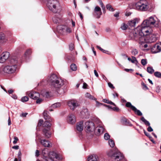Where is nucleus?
<instances>
[{
    "label": "nucleus",
    "mask_w": 161,
    "mask_h": 161,
    "mask_svg": "<svg viewBox=\"0 0 161 161\" xmlns=\"http://www.w3.org/2000/svg\"><path fill=\"white\" fill-rule=\"evenodd\" d=\"M159 22V20L153 16L144 20L141 26L134 29L131 36V39L139 43L155 42L157 40V37L155 34L152 33L153 31L150 27H158Z\"/></svg>",
    "instance_id": "1"
},
{
    "label": "nucleus",
    "mask_w": 161,
    "mask_h": 161,
    "mask_svg": "<svg viewBox=\"0 0 161 161\" xmlns=\"http://www.w3.org/2000/svg\"><path fill=\"white\" fill-rule=\"evenodd\" d=\"M48 81L56 90H58L64 84V80L54 74H52L49 76Z\"/></svg>",
    "instance_id": "2"
},
{
    "label": "nucleus",
    "mask_w": 161,
    "mask_h": 161,
    "mask_svg": "<svg viewBox=\"0 0 161 161\" xmlns=\"http://www.w3.org/2000/svg\"><path fill=\"white\" fill-rule=\"evenodd\" d=\"M47 5L49 9L54 13H57L61 10V7L57 0H48Z\"/></svg>",
    "instance_id": "3"
},
{
    "label": "nucleus",
    "mask_w": 161,
    "mask_h": 161,
    "mask_svg": "<svg viewBox=\"0 0 161 161\" xmlns=\"http://www.w3.org/2000/svg\"><path fill=\"white\" fill-rule=\"evenodd\" d=\"M10 62L11 63H13V64L12 65H8L5 66L3 69L4 72L8 74H11L14 73L16 70L17 68L16 64L18 62L17 60L14 58H12Z\"/></svg>",
    "instance_id": "4"
},
{
    "label": "nucleus",
    "mask_w": 161,
    "mask_h": 161,
    "mask_svg": "<svg viewBox=\"0 0 161 161\" xmlns=\"http://www.w3.org/2000/svg\"><path fill=\"white\" fill-rule=\"evenodd\" d=\"M148 3L145 0H141L136 4V8L141 11L147 10L148 8Z\"/></svg>",
    "instance_id": "5"
},
{
    "label": "nucleus",
    "mask_w": 161,
    "mask_h": 161,
    "mask_svg": "<svg viewBox=\"0 0 161 161\" xmlns=\"http://www.w3.org/2000/svg\"><path fill=\"white\" fill-rule=\"evenodd\" d=\"M85 128L87 132H93L95 129L94 123L92 121H87L85 123Z\"/></svg>",
    "instance_id": "6"
},
{
    "label": "nucleus",
    "mask_w": 161,
    "mask_h": 161,
    "mask_svg": "<svg viewBox=\"0 0 161 161\" xmlns=\"http://www.w3.org/2000/svg\"><path fill=\"white\" fill-rule=\"evenodd\" d=\"M111 158L114 161H120L124 157L122 154L117 150L112 155Z\"/></svg>",
    "instance_id": "7"
},
{
    "label": "nucleus",
    "mask_w": 161,
    "mask_h": 161,
    "mask_svg": "<svg viewBox=\"0 0 161 161\" xmlns=\"http://www.w3.org/2000/svg\"><path fill=\"white\" fill-rule=\"evenodd\" d=\"M68 104L70 109L74 110L80 105L79 103L75 100H72L68 101Z\"/></svg>",
    "instance_id": "8"
},
{
    "label": "nucleus",
    "mask_w": 161,
    "mask_h": 161,
    "mask_svg": "<svg viewBox=\"0 0 161 161\" xmlns=\"http://www.w3.org/2000/svg\"><path fill=\"white\" fill-rule=\"evenodd\" d=\"M26 95L34 99H36L40 97V94L38 93L33 91L27 92Z\"/></svg>",
    "instance_id": "9"
},
{
    "label": "nucleus",
    "mask_w": 161,
    "mask_h": 161,
    "mask_svg": "<svg viewBox=\"0 0 161 161\" xmlns=\"http://www.w3.org/2000/svg\"><path fill=\"white\" fill-rule=\"evenodd\" d=\"M151 52L154 53L159 52L161 51V43H157L151 48Z\"/></svg>",
    "instance_id": "10"
},
{
    "label": "nucleus",
    "mask_w": 161,
    "mask_h": 161,
    "mask_svg": "<svg viewBox=\"0 0 161 161\" xmlns=\"http://www.w3.org/2000/svg\"><path fill=\"white\" fill-rule=\"evenodd\" d=\"M9 55V53L8 52L3 53L0 56V63H3L8 58Z\"/></svg>",
    "instance_id": "11"
},
{
    "label": "nucleus",
    "mask_w": 161,
    "mask_h": 161,
    "mask_svg": "<svg viewBox=\"0 0 161 161\" xmlns=\"http://www.w3.org/2000/svg\"><path fill=\"white\" fill-rule=\"evenodd\" d=\"M94 15L98 18H100L102 14V12L101 8L98 6H96L94 9Z\"/></svg>",
    "instance_id": "12"
},
{
    "label": "nucleus",
    "mask_w": 161,
    "mask_h": 161,
    "mask_svg": "<svg viewBox=\"0 0 161 161\" xmlns=\"http://www.w3.org/2000/svg\"><path fill=\"white\" fill-rule=\"evenodd\" d=\"M80 116L82 118H89V114L88 112V109L86 108L83 109L80 113Z\"/></svg>",
    "instance_id": "13"
},
{
    "label": "nucleus",
    "mask_w": 161,
    "mask_h": 161,
    "mask_svg": "<svg viewBox=\"0 0 161 161\" xmlns=\"http://www.w3.org/2000/svg\"><path fill=\"white\" fill-rule=\"evenodd\" d=\"M40 142L44 147H50L52 146V143L49 141L45 139H40Z\"/></svg>",
    "instance_id": "14"
},
{
    "label": "nucleus",
    "mask_w": 161,
    "mask_h": 161,
    "mask_svg": "<svg viewBox=\"0 0 161 161\" xmlns=\"http://www.w3.org/2000/svg\"><path fill=\"white\" fill-rule=\"evenodd\" d=\"M139 21V19L137 18H135L132 20H130L128 22L129 26L130 27H134L136 24L138 23Z\"/></svg>",
    "instance_id": "15"
},
{
    "label": "nucleus",
    "mask_w": 161,
    "mask_h": 161,
    "mask_svg": "<svg viewBox=\"0 0 161 161\" xmlns=\"http://www.w3.org/2000/svg\"><path fill=\"white\" fill-rule=\"evenodd\" d=\"M55 158L56 159H59L58 155L54 152H51L49 153L48 159L49 158L51 160H53V159Z\"/></svg>",
    "instance_id": "16"
},
{
    "label": "nucleus",
    "mask_w": 161,
    "mask_h": 161,
    "mask_svg": "<svg viewBox=\"0 0 161 161\" xmlns=\"http://www.w3.org/2000/svg\"><path fill=\"white\" fill-rule=\"evenodd\" d=\"M62 16L59 14H57L53 18V20L55 23H59L61 21V18Z\"/></svg>",
    "instance_id": "17"
},
{
    "label": "nucleus",
    "mask_w": 161,
    "mask_h": 161,
    "mask_svg": "<svg viewBox=\"0 0 161 161\" xmlns=\"http://www.w3.org/2000/svg\"><path fill=\"white\" fill-rule=\"evenodd\" d=\"M76 119L75 115L71 114L69 115L67 118V121L71 124L75 123L76 122Z\"/></svg>",
    "instance_id": "18"
},
{
    "label": "nucleus",
    "mask_w": 161,
    "mask_h": 161,
    "mask_svg": "<svg viewBox=\"0 0 161 161\" xmlns=\"http://www.w3.org/2000/svg\"><path fill=\"white\" fill-rule=\"evenodd\" d=\"M83 121H80L78 122L76 125V129L79 132H81L83 130Z\"/></svg>",
    "instance_id": "19"
},
{
    "label": "nucleus",
    "mask_w": 161,
    "mask_h": 161,
    "mask_svg": "<svg viewBox=\"0 0 161 161\" xmlns=\"http://www.w3.org/2000/svg\"><path fill=\"white\" fill-rule=\"evenodd\" d=\"M98 159V156L95 154L90 155L88 158V161H97Z\"/></svg>",
    "instance_id": "20"
},
{
    "label": "nucleus",
    "mask_w": 161,
    "mask_h": 161,
    "mask_svg": "<svg viewBox=\"0 0 161 161\" xmlns=\"http://www.w3.org/2000/svg\"><path fill=\"white\" fill-rule=\"evenodd\" d=\"M50 128H44L43 130V134L47 138L50 137L51 133L49 130Z\"/></svg>",
    "instance_id": "21"
},
{
    "label": "nucleus",
    "mask_w": 161,
    "mask_h": 161,
    "mask_svg": "<svg viewBox=\"0 0 161 161\" xmlns=\"http://www.w3.org/2000/svg\"><path fill=\"white\" fill-rule=\"evenodd\" d=\"M42 154L44 157L45 158V159L46 160H48L49 156V153H48V149L47 148H44L42 151Z\"/></svg>",
    "instance_id": "22"
},
{
    "label": "nucleus",
    "mask_w": 161,
    "mask_h": 161,
    "mask_svg": "<svg viewBox=\"0 0 161 161\" xmlns=\"http://www.w3.org/2000/svg\"><path fill=\"white\" fill-rule=\"evenodd\" d=\"M65 28L66 26L61 25L58 26L57 29L59 33L63 34L65 32Z\"/></svg>",
    "instance_id": "23"
},
{
    "label": "nucleus",
    "mask_w": 161,
    "mask_h": 161,
    "mask_svg": "<svg viewBox=\"0 0 161 161\" xmlns=\"http://www.w3.org/2000/svg\"><path fill=\"white\" fill-rule=\"evenodd\" d=\"M48 112L47 111H44L43 113V116L45 119L49 120V121H51L52 119H50V117L48 114Z\"/></svg>",
    "instance_id": "24"
},
{
    "label": "nucleus",
    "mask_w": 161,
    "mask_h": 161,
    "mask_svg": "<svg viewBox=\"0 0 161 161\" xmlns=\"http://www.w3.org/2000/svg\"><path fill=\"white\" fill-rule=\"evenodd\" d=\"M95 130L97 131V134L98 135H100L103 133V132L104 129L102 127L100 126L97 127Z\"/></svg>",
    "instance_id": "25"
},
{
    "label": "nucleus",
    "mask_w": 161,
    "mask_h": 161,
    "mask_svg": "<svg viewBox=\"0 0 161 161\" xmlns=\"http://www.w3.org/2000/svg\"><path fill=\"white\" fill-rule=\"evenodd\" d=\"M85 96L86 97L88 98L91 100H97L96 98H95L94 96L91 95L89 93H86V94Z\"/></svg>",
    "instance_id": "26"
},
{
    "label": "nucleus",
    "mask_w": 161,
    "mask_h": 161,
    "mask_svg": "<svg viewBox=\"0 0 161 161\" xmlns=\"http://www.w3.org/2000/svg\"><path fill=\"white\" fill-rule=\"evenodd\" d=\"M50 121H45L43 124V126L44 127H47V129L49 128L51 126V124L50 123Z\"/></svg>",
    "instance_id": "27"
},
{
    "label": "nucleus",
    "mask_w": 161,
    "mask_h": 161,
    "mask_svg": "<svg viewBox=\"0 0 161 161\" xmlns=\"http://www.w3.org/2000/svg\"><path fill=\"white\" fill-rule=\"evenodd\" d=\"M106 7L107 9L109 11L113 12L114 10L112 6L110 4H107L106 6Z\"/></svg>",
    "instance_id": "28"
},
{
    "label": "nucleus",
    "mask_w": 161,
    "mask_h": 161,
    "mask_svg": "<svg viewBox=\"0 0 161 161\" xmlns=\"http://www.w3.org/2000/svg\"><path fill=\"white\" fill-rule=\"evenodd\" d=\"M134 111L139 116H141L142 115V114L141 112L139 110H138L136 109V107H133Z\"/></svg>",
    "instance_id": "29"
},
{
    "label": "nucleus",
    "mask_w": 161,
    "mask_h": 161,
    "mask_svg": "<svg viewBox=\"0 0 161 161\" xmlns=\"http://www.w3.org/2000/svg\"><path fill=\"white\" fill-rule=\"evenodd\" d=\"M61 103H58L53 104L51 106V108H56L60 107L61 106Z\"/></svg>",
    "instance_id": "30"
},
{
    "label": "nucleus",
    "mask_w": 161,
    "mask_h": 161,
    "mask_svg": "<svg viewBox=\"0 0 161 161\" xmlns=\"http://www.w3.org/2000/svg\"><path fill=\"white\" fill-rule=\"evenodd\" d=\"M147 71L148 72L151 74H153L154 72V70L153 68L150 67H148L147 68Z\"/></svg>",
    "instance_id": "31"
},
{
    "label": "nucleus",
    "mask_w": 161,
    "mask_h": 161,
    "mask_svg": "<svg viewBox=\"0 0 161 161\" xmlns=\"http://www.w3.org/2000/svg\"><path fill=\"white\" fill-rule=\"evenodd\" d=\"M141 119L142 121L146 125H147L148 126L150 125V123L144 117H142Z\"/></svg>",
    "instance_id": "32"
},
{
    "label": "nucleus",
    "mask_w": 161,
    "mask_h": 161,
    "mask_svg": "<svg viewBox=\"0 0 161 161\" xmlns=\"http://www.w3.org/2000/svg\"><path fill=\"white\" fill-rule=\"evenodd\" d=\"M71 69L73 71H76L77 69V67L75 64H72L70 65Z\"/></svg>",
    "instance_id": "33"
},
{
    "label": "nucleus",
    "mask_w": 161,
    "mask_h": 161,
    "mask_svg": "<svg viewBox=\"0 0 161 161\" xmlns=\"http://www.w3.org/2000/svg\"><path fill=\"white\" fill-rule=\"evenodd\" d=\"M126 106L127 107L130 108L133 110H134L133 107H135L132 105L130 102H128L126 104Z\"/></svg>",
    "instance_id": "34"
},
{
    "label": "nucleus",
    "mask_w": 161,
    "mask_h": 161,
    "mask_svg": "<svg viewBox=\"0 0 161 161\" xmlns=\"http://www.w3.org/2000/svg\"><path fill=\"white\" fill-rule=\"evenodd\" d=\"M109 145L111 147H113L115 145L114 142L112 139H109L108 141Z\"/></svg>",
    "instance_id": "35"
},
{
    "label": "nucleus",
    "mask_w": 161,
    "mask_h": 161,
    "mask_svg": "<svg viewBox=\"0 0 161 161\" xmlns=\"http://www.w3.org/2000/svg\"><path fill=\"white\" fill-rule=\"evenodd\" d=\"M103 102L105 103H108V104H111V105H113L114 106H115V104L113 103V102H111V101H110L108 100L107 99H104L103 100Z\"/></svg>",
    "instance_id": "36"
},
{
    "label": "nucleus",
    "mask_w": 161,
    "mask_h": 161,
    "mask_svg": "<svg viewBox=\"0 0 161 161\" xmlns=\"http://www.w3.org/2000/svg\"><path fill=\"white\" fill-rule=\"evenodd\" d=\"M128 27V26L127 25L123 23L122 25L121 28L122 30H125L127 29Z\"/></svg>",
    "instance_id": "37"
},
{
    "label": "nucleus",
    "mask_w": 161,
    "mask_h": 161,
    "mask_svg": "<svg viewBox=\"0 0 161 161\" xmlns=\"http://www.w3.org/2000/svg\"><path fill=\"white\" fill-rule=\"evenodd\" d=\"M29 98L27 96H24L22 97L21 99V101L23 102H27Z\"/></svg>",
    "instance_id": "38"
},
{
    "label": "nucleus",
    "mask_w": 161,
    "mask_h": 161,
    "mask_svg": "<svg viewBox=\"0 0 161 161\" xmlns=\"http://www.w3.org/2000/svg\"><path fill=\"white\" fill-rule=\"evenodd\" d=\"M154 75L156 77L158 78H160L161 77V73L159 72H155Z\"/></svg>",
    "instance_id": "39"
},
{
    "label": "nucleus",
    "mask_w": 161,
    "mask_h": 161,
    "mask_svg": "<svg viewBox=\"0 0 161 161\" xmlns=\"http://www.w3.org/2000/svg\"><path fill=\"white\" fill-rule=\"evenodd\" d=\"M107 107L109 108H112L113 110L114 111H119V108L116 107H114L113 108H111V107L109 105H107Z\"/></svg>",
    "instance_id": "40"
},
{
    "label": "nucleus",
    "mask_w": 161,
    "mask_h": 161,
    "mask_svg": "<svg viewBox=\"0 0 161 161\" xmlns=\"http://www.w3.org/2000/svg\"><path fill=\"white\" fill-rule=\"evenodd\" d=\"M65 30V32L68 33H70L72 32V30L71 28L69 27L66 26Z\"/></svg>",
    "instance_id": "41"
},
{
    "label": "nucleus",
    "mask_w": 161,
    "mask_h": 161,
    "mask_svg": "<svg viewBox=\"0 0 161 161\" xmlns=\"http://www.w3.org/2000/svg\"><path fill=\"white\" fill-rule=\"evenodd\" d=\"M131 53L133 55H135L138 53V51L136 49H133L132 50Z\"/></svg>",
    "instance_id": "42"
},
{
    "label": "nucleus",
    "mask_w": 161,
    "mask_h": 161,
    "mask_svg": "<svg viewBox=\"0 0 161 161\" xmlns=\"http://www.w3.org/2000/svg\"><path fill=\"white\" fill-rule=\"evenodd\" d=\"M110 137V135L108 133H105L104 135V138L106 140H108Z\"/></svg>",
    "instance_id": "43"
},
{
    "label": "nucleus",
    "mask_w": 161,
    "mask_h": 161,
    "mask_svg": "<svg viewBox=\"0 0 161 161\" xmlns=\"http://www.w3.org/2000/svg\"><path fill=\"white\" fill-rule=\"evenodd\" d=\"M5 40V36L4 34H0V40Z\"/></svg>",
    "instance_id": "44"
},
{
    "label": "nucleus",
    "mask_w": 161,
    "mask_h": 161,
    "mask_svg": "<svg viewBox=\"0 0 161 161\" xmlns=\"http://www.w3.org/2000/svg\"><path fill=\"white\" fill-rule=\"evenodd\" d=\"M69 48L70 50L72 51L73 50L74 48V45L73 43H71L69 45Z\"/></svg>",
    "instance_id": "45"
},
{
    "label": "nucleus",
    "mask_w": 161,
    "mask_h": 161,
    "mask_svg": "<svg viewBox=\"0 0 161 161\" xmlns=\"http://www.w3.org/2000/svg\"><path fill=\"white\" fill-rule=\"evenodd\" d=\"M141 63L142 65L144 66L147 64L146 60L145 59H142L141 60Z\"/></svg>",
    "instance_id": "46"
},
{
    "label": "nucleus",
    "mask_w": 161,
    "mask_h": 161,
    "mask_svg": "<svg viewBox=\"0 0 161 161\" xmlns=\"http://www.w3.org/2000/svg\"><path fill=\"white\" fill-rule=\"evenodd\" d=\"M14 140L13 142V143L14 144H15L17 143V141H18L19 139H18V137L16 136L14 137Z\"/></svg>",
    "instance_id": "47"
},
{
    "label": "nucleus",
    "mask_w": 161,
    "mask_h": 161,
    "mask_svg": "<svg viewBox=\"0 0 161 161\" xmlns=\"http://www.w3.org/2000/svg\"><path fill=\"white\" fill-rule=\"evenodd\" d=\"M144 132L145 134L147 137H149V138H152V137L150 136V135L145 130H144Z\"/></svg>",
    "instance_id": "48"
},
{
    "label": "nucleus",
    "mask_w": 161,
    "mask_h": 161,
    "mask_svg": "<svg viewBox=\"0 0 161 161\" xmlns=\"http://www.w3.org/2000/svg\"><path fill=\"white\" fill-rule=\"evenodd\" d=\"M43 121L42 119H40L39 121V122L38 124V125L39 126H41L43 124Z\"/></svg>",
    "instance_id": "49"
},
{
    "label": "nucleus",
    "mask_w": 161,
    "mask_h": 161,
    "mask_svg": "<svg viewBox=\"0 0 161 161\" xmlns=\"http://www.w3.org/2000/svg\"><path fill=\"white\" fill-rule=\"evenodd\" d=\"M132 59L131 60V62L132 63H135V62L136 61V58L134 57H132Z\"/></svg>",
    "instance_id": "50"
},
{
    "label": "nucleus",
    "mask_w": 161,
    "mask_h": 161,
    "mask_svg": "<svg viewBox=\"0 0 161 161\" xmlns=\"http://www.w3.org/2000/svg\"><path fill=\"white\" fill-rule=\"evenodd\" d=\"M42 99L38 98L36 101V102L37 103L40 104L42 102Z\"/></svg>",
    "instance_id": "51"
},
{
    "label": "nucleus",
    "mask_w": 161,
    "mask_h": 161,
    "mask_svg": "<svg viewBox=\"0 0 161 161\" xmlns=\"http://www.w3.org/2000/svg\"><path fill=\"white\" fill-rule=\"evenodd\" d=\"M108 86L111 88H114V87L113 86V84L110 82L108 83Z\"/></svg>",
    "instance_id": "52"
},
{
    "label": "nucleus",
    "mask_w": 161,
    "mask_h": 161,
    "mask_svg": "<svg viewBox=\"0 0 161 161\" xmlns=\"http://www.w3.org/2000/svg\"><path fill=\"white\" fill-rule=\"evenodd\" d=\"M149 126L147 128V131L149 132H152L153 131V129L150 126Z\"/></svg>",
    "instance_id": "53"
},
{
    "label": "nucleus",
    "mask_w": 161,
    "mask_h": 161,
    "mask_svg": "<svg viewBox=\"0 0 161 161\" xmlns=\"http://www.w3.org/2000/svg\"><path fill=\"white\" fill-rule=\"evenodd\" d=\"M122 121H123L122 122H123V124H125V125H127V120L126 119H124L122 120Z\"/></svg>",
    "instance_id": "54"
},
{
    "label": "nucleus",
    "mask_w": 161,
    "mask_h": 161,
    "mask_svg": "<svg viewBox=\"0 0 161 161\" xmlns=\"http://www.w3.org/2000/svg\"><path fill=\"white\" fill-rule=\"evenodd\" d=\"M35 155L36 157H38L39 155V152L38 150H36L35 153Z\"/></svg>",
    "instance_id": "55"
},
{
    "label": "nucleus",
    "mask_w": 161,
    "mask_h": 161,
    "mask_svg": "<svg viewBox=\"0 0 161 161\" xmlns=\"http://www.w3.org/2000/svg\"><path fill=\"white\" fill-rule=\"evenodd\" d=\"M94 73L95 74V75L96 76V77H98L99 76L97 72V71L96 70H94Z\"/></svg>",
    "instance_id": "56"
},
{
    "label": "nucleus",
    "mask_w": 161,
    "mask_h": 161,
    "mask_svg": "<svg viewBox=\"0 0 161 161\" xmlns=\"http://www.w3.org/2000/svg\"><path fill=\"white\" fill-rule=\"evenodd\" d=\"M142 85L143 86L144 88H145L146 89H148V88L147 87V86L144 83H142Z\"/></svg>",
    "instance_id": "57"
},
{
    "label": "nucleus",
    "mask_w": 161,
    "mask_h": 161,
    "mask_svg": "<svg viewBox=\"0 0 161 161\" xmlns=\"http://www.w3.org/2000/svg\"><path fill=\"white\" fill-rule=\"evenodd\" d=\"M87 86V85L85 83H84L83 86V88L84 89L86 88Z\"/></svg>",
    "instance_id": "58"
},
{
    "label": "nucleus",
    "mask_w": 161,
    "mask_h": 161,
    "mask_svg": "<svg viewBox=\"0 0 161 161\" xmlns=\"http://www.w3.org/2000/svg\"><path fill=\"white\" fill-rule=\"evenodd\" d=\"M101 51H102L104 53H107L108 54H109L110 53H109V52H108V51H106L105 50H104L103 49Z\"/></svg>",
    "instance_id": "59"
},
{
    "label": "nucleus",
    "mask_w": 161,
    "mask_h": 161,
    "mask_svg": "<svg viewBox=\"0 0 161 161\" xmlns=\"http://www.w3.org/2000/svg\"><path fill=\"white\" fill-rule=\"evenodd\" d=\"M12 148L15 149H18L19 148V146H15L13 147Z\"/></svg>",
    "instance_id": "60"
},
{
    "label": "nucleus",
    "mask_w": 161,
    "mask_h": 161,
    "mask_svg": "<svg viewBox=\"0 0 161 161\" xmlns=\"http://www.w3.org/2000/svg\"><path fill=\"white\" fill-rule=\"evenodd\" d=\"M11 124V120H10V117H9L8 118V125H10Z\"/></svg>",
    "instance_id": "61"
},
{
    "label": "nucleus",
    "mask_w": 161,
    "mask_h": 161,
    "mask_svg": "<svg viewBox=\"0 0 161 161\" xmlns=\"http://www.w3.org/2000/svg\"><path fill=\"white\" fill-rule=\"evenodd\" d=\"M78 14L79 15V16H80L81 19H83V17L82 16V14L80 12H79L78 13Z\"/></svg>",
    "instance_id": "62"
},
{
    "label": "nucleus",
    "mask_w": 161,
    "mask_h": 161,
    "mask_svg": "<svg viewBox=\"0 0 161 161\" xmlns=\"http://www.w3.org/2000/svg\"><path fill=\"white\" fill-rule=\"evenodd\" d=\"M14 91L12 89L9 90L8 91V92L9 94L12 93Z\"/></svg>",
    "instance_id": "63"
},
{
    "label": "nucleus",
    "mask_w": 161,
    "mask_h": 161,
    "mask_svg": "<svg viewBox=\"0 0 161 161\" xmlns=\"http://www.w3.org/2000/svg\"><path fill=\"white\" fill-rule=\"evenodd\" d=\"M121 55L123 56L125 58H126L128 57L127 55L125 54H122Z\"/></svg>",
    "instance_id": "64"
}]
</instances>
